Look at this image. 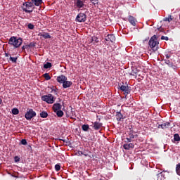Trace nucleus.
<instances>
[{
	"label": "nucleus",
	"mask_w": 180,
	"mask_h": 180,
	"mask_svg": "<svg viewBox=\"0 0 180 180\" xmlns=\"http://www.w3.org/2000/svg\"><path fill=\"white\" fill-rule=\"evenodd\" d=\"M22 43H23V40L21 37L18 38L13 36L8 40V44L13 46L15 49L20 47V46H22Z\"/></svg>",
	"instance_id": "nucleus-1"
},
{
	"label": "nucleus",
	"mask_w": 180,
	"mask_h": 180,
	"mask_svg": "<svg viewBox=\"0 0 180 180\" xmlns=\"http://www.w3.org/2000/svg\"><path fill=\"white\" fill-rule=\"evenodd\" d=\"M149 46L152 49L153 51L155 52L158 50V39L157 38V35H153L148 42Z\"/></svg>",
	"instance_id": "nucleus-2"
},
{
	"label": "nucleus",
	"mask_w": 180,
	"mask_h": 180,
	"mask_svg": "<svg viewBox=\"0 0 180 180\" xmlns=\"http://www.w3.org/2000/svg\"><path fill=\"white\" fill-rule=\"evenodd\" d=\"M21 8L23 12H25L26 13H32L34 9V5H33V3L31 1H26L22 4Z\"/></svg>",
	"instance_id": "nucleus-3"
},
{
	"label": "nucleus",
	"mask_w": 180,
	"mask_h": 180,
	"mask_svg": "<svg viewBox=\"0 0 180 180\" xmlns=\"http://www.w3.org/2000/svg\"><path fill=\"white\" fill-rule=\"evenodd\" d=\"M36 111L33 110L32 108H27L25 117L27 120H32L33 117H36Z\"/></svg>",
	"instance_id": "nucleus-4"
},
{
	"label": "nucleus",
	"mask_w": 180,
	"mask_h": 180,
	"mask_svg": "<svg viewBox=\"0 0 180 180\" xmlns=\"http://www.w3.org/2000/svg\"><path fill=\"white\" fill-rule=\"evenodd\" d=\"M41 101H43L44 102H46V103H50V104L55 102L54 96H53V94L42 96Z\"/></svg>",
	"instance_id": "nucleus-5"
},
{
	"label": "nucleus",
	"mask_w": 180,
	"mask_h": 180,
	"mask_svg": "<svg viewBox=\"0 0 180 180\" xmlns=\"http://www.w3.org/2000/svg\"><path fill=\"white\" fill-rule=\"evenodd\" d=\"M134 132L133 130H130L127 135L125 143H131L133 141V139H136V137H138L137 134H134Z\"/></svg>",
	"instance_id": "nucleus-6"
},
{
	"label": "nucleus",
	"mask_w": 180,
	"mask_h": 180,
	"mask_svg": "<svg viewBox=\"0 0 180 180\" xmlns=\"http://www.w3.org/2000/svg\"><path fill=\"white\" fill-rule=\"evenodd\" d=\"M119 87L121 91H122V92H124V95H126V96H127V95H129V94H130L131 92V89H130V87H129V85H120L119 84Z\"/></svg>",
	"instance_id": "nucleus-7"
},
{
	"label": "nucleus",
	"mask_w": 180,
	"mask_h": 180,
	"mask_svg": "<svg viewBox=\"0 0 180 180\" xmlns=\"http://www.w3.org/2000/svg\"><path fill=\"white\" fill-rule=\"evenodd\" d=\"M77 22H82L86 20V15L84 13H79L76 17Z\"/></svg>",
	"instance_id": "nucleus-8"
},
{
	"label": "nucleus",
	"mask_w": 180,
	"mask_h": 180,
	"mask_svg": "<svg viewBox=\"0 0 180 180\" xmlns=\"http://www.w3.org/2000/svg\"><path fill=\"white\" fill-rule=\"evenodd\" d=\"M84 3L85 0H77L75 3V6H77V8H79V9H81V8H84V6H85Z\"/></svg>",
	"instance_id": "nucleus-9"
},
{
	"label": "nucleus",
	"mask_w": 180,
	"mask_h": 180,
	"mask_svg": "<svg viewBox=\"0 0 180 180\" xmlns=\"http://www.w3.org/2000/svg\"><path fill=\"white\" fill-rule=\"evenodd\" d=\"M116 40V37L114 34H108L105 37V41H111V43H114V41Z\"/></svg>",
	"instance_id": "nucleus-10"
},
{
	"label": "nucleus",
	"mask_w": 180,
	"mask_h": 180,
	"mask_svg": "<svg viewBox=\"0 0 180 180\" xmlns=\"http://www.w3.org/2000/svg\"><path fill=\"white\" fill-rule=\"evenodd\" d=\"M103 124H102L101 122L96 121L93 124V129H94V130H100Z\"/></svg>",
	"instance_id": "nucleus-11"
},
{
	"label": "nucleus",
	"mask_w": 180,
	"mask_h": 180,
	"mask_svg": "<svg viewBox=\"0 0 180 180\" xmlns=\"http://www.w3.org/2000/svg\"><path fill=\"white\" fill-rule=\"evenodd\" d=\"M169 126H171V123H169V122H163L161 124H159L158 127V129H165L169 128Z\"/></svg>",
	"instance_id": "nucleus-12"
},
{
	"label": "nucleus",
	"mask_w": 180,
	"mask_h": 180,
	"mask_svg": "<svg viewBox=\"0 0 180 180\" xmlns=\"http://www.w3.org/2000/svg\"><path fill=\"white\" fill-rule=\"evenodd\" d=\"M67 77H65V75H62L60 76L57 77L56 81L59 83V84H63L65 81H67Z\"/></svg>",
	"instance_id": "nucleus-13"
},
{
	"label": "nucleus",
	"mask_w": 180,
	"mask_h": 180,
	"mask_svg": "<svg viewBox=\"0 0 180 180\" xmlns=\"http://www.w3.org/2000/svg\"><path fill=\"white\" fill-rule=\"evenodd\" d=\"M165 64L168 65V67H170V68H172L173 70H176V65H174L173 63L171 62L169 60H165Z\"/></svg>",
	"instance_id": "nucleus-14"
},
{
	"label": "nucleus",
	"mask_w": 180,
	"mask_h": 180,
	"mask_svg": "<svg viewBox=\"0 0 180 180\" xmlns=\"http://www.w3.org/2000/svg\"><path fill=\"white\" fill-rule=\"evenodd\" d=\"M72 85V82L65 80L63 83V88H64V89H65L67 88H70Z\"/></svg>",
	"instance_id": "nucleus-15"
},
{
	"label": "nucleus",
	"mask_w": 180,
	"mask_h": 180,
	"mask_svg": "<svg viewBox=\"0 0 180 180\" xmlns=\"http://www.w3.org/2000/svg\"><path fill=\"white\" fill-rule=\"evenodd\" d=\"M123 147H124V150H130V148H134V143H126L125 144L123 145Z\"/></svg>",
	"instance_id": "nucleus-16"
},
{
	"label": "nucleus",
	"mask_w": 180,
	"mask_h": 180,
	"mask_svg": "<svg viewBox=\"0 0 180 180\" xmlns=\"http://www.w3.org/2000/svg\"><path fill=\"white\" fill-rule=\"evenodd\" d=\"M39 36L43 37V39H51V35L47 32H39Z\"/></svg>",
	"instance_id": "nucleus-17"
},
{
	"label": "nucleus",
	"mask_w": 180,
	"mask_h": 180,
	"mask_svg": "<svg viewBox=\"0 0 180 180\" xmlns=\"http://www.w3.org/2000/svg\"><path fill=\"white\" fill-rule=\"evenodd\" d=\"M61 108H62L61 104H60V103H55L53 105V110L55 112H57L58 110H61Z\"/></svg>",
	"instance_id": "nucleus-18"
},
{
	"label": "nucleus",
	"mask_w": 180,
	"mask_h": 180,
	"mask_svg": "<svg viewBox=\"0 0 180 180\" xmlns=\"http://www.w3.org/2000/svg\"><path fill=\"white\" fill-rule=\"evenodd\" d=\"M31 4L35 6H40L43 4V0H31Z\"/></svg>",
	"instance_id": "nucleus-19"
},
{
	"label": "nucleus",
	"mask_w": 180,
	"mask_h": 180,
	"mask_svg": "<svg viewBox=\"0 0 180 180\" xmlns=\"http://www.w3.org/2000/svg\"><path fill=\"white\" fill-rule=\"evenodd\" d=\"M116 118H117V122H122V120L124 119L122 112H116Z\"/></svg>",
	"instance_id": "nucleus-20"
},
{
	"label": "nucleus",
	"mask_w": 180,
	"mask_h": 180,
	"mask_svg": "<svg viewBox=\"0 0 180 180\" xmlns=\"http://www.w3.org/2000/svg\"><path fill=\"white\" fill-rule=\"evenodd\" d=\"M128 20H129V23H131V25H132V26H136V18H134V17L129 15Z\"/></svg>",
	"instance_id": "nucleus-21"
},
{
	"label": "nucleus",
	"mask_w": 180,
	"mask_h": 180,
	"mask_svg": "<svg viewBox=\"0 0 180 180\" xmlns=\"http://www.w3.org/2000/svg\"><path fill=\"white\" fill-rule=\"evenodd\" d=\"M139 72L137 68L133 67L131 68V72H130V75H136Z\"/></svg>",
	"instance_id": "nucleus-22"
},
{
	"label": "nucleus",
	"mask_w": 180,
	"mask_h": 180,
	"mask_svg": "<svg viewBox=\"0 0 180 180\" xmlns=\"http://www.w3.org/2000/svg\"><path fill=\"white\" fill-rule=\"evenodd\" d=\"M54 113H56L58 117H63V116H64V112L61 110L56 111Z\"/></svg>",
	"instance_id": "nucleus-23"
},
{
	"label": "nucleus",
	"mask_w": 180,
	"mask_h": 180,
	"mask_svg": "<svg viewBox=\"0 0 180 180\" xmlns=\"http://www.w3.org/2000/svg\"><path fill=\"white\" fill-rule=\"evenodd\" d=\"M82 129L83 131H88L89 130V124H83L82 126Z\"/></svg>",
	"instance_id": "nucleus-24"
},
{
	"label": "nucleus",
	"mask_w": 180,
	"mask_h": 180,
	"mask_svg": "<svg viewBox=\"0 0 180 180\" xmlns=\"http://www.w3.org/2000/svg\"><path fill=\"white\" fill-rule=\"evenodd\" d=\"M40 116L42 117V119H46V117H47V116H49V114L46 111H42L40 113Z\"/></svg>",
	"instance_id": "nucleus-25"
},
{
	"label": "nucleus",
	"mask_w": 180,
	"mask_h": 180,
	"mask_svg": "<svg viewBox=\"0 0 180 180\" xmlns=\"http://www.w3.org/2000/svg\"><path fill=\"white\" fill-rule=\"evenodd\" d=\"M51 63L47 62L46 64L44 65V68H45V70H49V68H51Z\"/></svg>",
	"instance_id": "nucleus-26"
},
{
	"label": "nucleus",
	"mask_w": 180,
	"mask_h": 180,
	"mask_svg": "<svg viewBox=\"0 0 180 180\" xmlns=\"http://www.w3.org/2000/svg\"><path fill=\"white\" fill-rule=\"evenodd\" d=\"M44 78H45L46 81H49V79H51V77H50V75L49 73H44L43 75Z\"/></svg>",
	"instance_id": "nucleus-27"
},
{
	"label": "nucleus",
	"mask_w": 180,
	"mask_h": 180,
	"mask_svg": "<svg viewBox=\"0 0 180 180\" xmlns=\"http://www.w3.org/2000/svg\"><path fill=\"white\" fill-rule=\"evenodd\" d=\"M174 141H180V136H179V134H175L174 135Z\"/></svg>",
	"instance_id": "nucleus-28"
},
{
	"label": "nucleus",
	"mask_w": 180,
	"mask_h": 180,
	"mask_svg": "<svg viewBox=\"0 0 180 180\" xmlns=\"http://www.w3.org/2000/svg\"><path fill=\"white\" fill-rule=\"evenodd\" d=\"M176 172L177 175H180V163L177 164L176 166Z\"/></svg>",
	"instance_id": "nucleus-29"
},
{
	"label": "nucleus",
	"mask_w": 180,
	"mask_h": 180,
	"mask_svg": "<svg viewBox=\"0 0 180 180\" xmlns=\"http://www.w3.org/2000/svg\"><path fill=\"white\" fill-rule=\"evenodd\" d=\"M13 115H19V109L18 108H13L12 109Z\"/></svg>",
	"instance_id": "nucleus-30"
},
{
	"label": "nucleus",
	"mask_w": 180,
	"mask_h": 180,
	"mask_svg": "<svg viewBox=\"0 0 180 180\" xmlns=\"http://www.w3.org/2000/svg\"><path fill=\"white\" fill-rule=\"evenodd\" d=\"M27 27L28 29H30V30H33V29H34V25L32 23H29L27 25Z\"/></svg>",
	"instance_id": "nucleus-31"
},
{
	"label": "nucleus",
	"mask_w": 180,
	"mask_h": 180,
	"mask_svg": "<svg viewBox=\"0 0 180 180\" xmlns=\"http://www.w3.org/2000/svg\"><path fill=\"white\" fill-rule=\"evenodd\" d=\"M91 41H94V43H99V40H98V37H93L91 38Z\"/></svg>",
	"instance_id": "nucleus-32"
},
{
	"label": "nucleus",
	"mask_w": 180,
	"mask_h": 180,
	"mask_svg": "<svg viewBox=\"0 0 180 180\" xmlns=\"http://www.w3.org/2000/svg\"><path fill=\"white\" fill-rule=\"evenodd\" d=\"M10 60H11V61H12V63H17L18 58H13V57L11 56Z\"/></svg>",
	"instance_id": "nucleus-33"
},
{
	"label": "nucleus",
	"mask_w": 180,
	"mask_h": 180,
	"mask_svg": "<svg viewBox=\"0 0 180 180\" xmlns=\"http://www.w3.org/2000/svg\"><path fill=\"white\" fill-rule=\"evenodd\" d=\"M55 169L57 172L60 171V169H61V166H60V165H55Z\"/></svg>",
	"instance_id": "nucleus-34"
},
{
	"label": "nucleus",
	"mask_w": 180,
	"mask_h": 180,
	"mask_svg": "<svg viewBox=\"0 0 180 180\" xmlns=\"http://www.w3.org/2000/svg\"><path fill=\"white\" fill-rule=\"evenodd\" d=\"M21 144H22V146H27V141H26V139H22L21 140Z\"/></svg>",
	"instance_id": "nucleus-35"
},
{
	"label": "nucleus",
	"mask_w": 180,
	"mask_h": 180,
	"mask_svg": "<svg viewBox=\"0 0 180 180\" xmlns=\"http://www.w3.org/2000/svg\"><path fill=\"white\" fill-rule=\"evenodd\" d=\"M78 154H79V155H84L85 157H88V154H85V153H84L82 151H81V150H79L78 151Z\"/></svg>",
	"instance_id": "nucleus-36"
},
{
	"label": "nucleus",
	"mask_w": 180,
	"mask_h": 180,
	"mask_svg": "<svg viewBox=\"0 0 180 180\" xmlns=\"http://www.w3.org/2000/svg\"><path fill=\"white\" fill-rule=\"evenodd\" d=\"M99 0H90V1L91 2V4H93V5H98V2Z\"/></svg>",
	"instance_id": "nucleus-37"
},
{
	"label": "nucleus",
	"mask_w": 180,
	"mask_h": 180,
	"mask_svg": "<svg viewBox=\"0 0 180 180\" xmlns=\"http://www.w3.org/2000/svg\"><path fill=\"white\" fill-rule=\"evenodd\" d=\"M161 40H166V41H168V40H169V38H168V37L162 36Z\"/></svg>",
	"instance_id": "nucleus-38"
},
{
	"label": "nucleus",
	"mask_w": 180,
	"mask_h": 180,
	"mask_svg": "<svg viewBox=\"0 0 180 180\" xmlns=\"http://www.w3.org/2000/svg\"><path fill=\"white\" fill-rule=\"evenodd\" d=\"M28 48L30 49V47H34L36 46V44H34V42H31L30 43V44H27Z\"/></svg>",
	"instance_id": "nucleus-39"
},
{
	"label": "nucleus",
	"mask_w": 180,
	"mask_h": 180,
	"mask_svg": "<svg viewBox=\"0 0 180 180\" xmlns=\"http://www.w3.org/2000/svg\"><path fill=\"white\" fill-rule=\"evenodd\" d=\"M27 49H29V46L27 44L22 47V50H26Z\"/></svg>",
	"instance_id": "nucleus-40"
},
{
	"label": "nucleus",
	"mask_w": 180,
	"mask_h": 180,
	"mask_svg": "<svg viewBox=\"0 0 180 180\" xmlns=\"http://www.w3.org/2000/svg\"><path fill=\"white\" fill-rule=\"evenodd\" d=\"M164 22H169V18H165Z\"/></svg>",
	"instance_id": "nucleus-41"
},
{
	"label": "nucleus",
	"mask_w": 180,
	"mask_h": 180,
	"mask_svg": "<svg viewBox=\"0 0 180 180\" xmlns=\"http://www.w3.org/2000/svg\"><path fill=\"white\" fill-rule=\"evenodd\" d=\"M165 57L168 60V58H171V55L165 54Z\"/></svg>",
	"instance_id": "nucleus-42"
},
{
	"label": "nucleus",
	"mask_w": 180,
	"mask_h": 180,
	"mask_svg": "<svg viewBox=\"0 0 180 180\" xmlns=\"http://www.w3.org/2000/svg\"><path fill=\"white\" fill-rule=\"evenodd\" d=\"M52 92H54V94H56V95H57V90H56V89H52Z\"/></svg>",
	"instance_id": "nucleus-43"
},
{
	"label": "nucleus",
	"mask_w": 180,
	"mask_h": 180,
	"mask_svg": "<svg viewBox=\"0 0 180 180\" xmlns=\"http://www.w3.org/2000/svg\"><path fill=\"white\" fill-rule=\"evenodd\" d=\"M5 57H9V53H5Z\"/></svg>",
	"instance_id": "nucleus-44"
},
{
	"label": "nucleus",
	"mask_w": 180,
	"mask_h": 180,
	"mask_svg": "<svg viewBox=\"0 0 180 180\" xmlns=\"http://www.w3.org/2000/svg\"><path fill=\"white\" fill-rule=\"evenodd\" d=\"M160 175H161V174H158L156 176V178H158V176H160Z\"/></svg>",
	"instance_id": "nucleus-45"
},
{
	"label": "nucleus",
	"mask_w": 180,
	"mask_h": 180,
	"mask_svg": "<svg viewBox=\"0 0 180 180\" xmlns=\"http://www.w3.org/2000/svg\"><path fill=\"white\" fill-rule=\"evenodd\" d=\"M2 103V99L0 98V105Z\"/></svg>",
	"instance_id": "nucleus-46"
},
{
	"label": "nucleus",
	"mask_w": 180,
	"mask_h": 180,
	"mask_svg": "<svg viewBox=\"0 0 180 180\" xmlns=\"http://www.w3.org/2000/svg\"><path fill=\"white\" fill-rule=\"evenodd\" d=\"M61 141H63V143H65V140L61 139Z\"/></svg>",
	"instance_id": "nucleus-47"
},
{
	"label": "nucleus",
	"mask_w": 180,
	"mask_h": 180,
	"mask_svg": "<svg viewBox=\"0 0 180 180\" xmlns=\"http://www.w3.org/2000/svg\"><path fill=\"white\" fill-rule=\"evenodd\" d=\"M15 161H16V162H18V161H19V160H15Z\"/></svg>",
	"instance_id": "nucleus-48"
}]
</instances>
